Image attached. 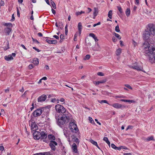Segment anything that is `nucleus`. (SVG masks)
Instances as JSON below:
<instances>
[{"label": "nucleus", "instance_id": "obj_1", "mask_svg": "<svg viewBox=\"0 0 155 155\" xmlns=\"http://www.w3.org/2000/svg\"><path fill=\"white\" fill-rule=\"evenodd\" d=\"M144 53L148 57L151 63L155 62V48L152 46L145 47Z\"/></svg>", "mask_w": 155, "mask_h": 155}, {"label": "nucleus", "instance_id": "obj_2", "mask_svg": "<svg viewBox=\"0 0 155 155\" xmlns=\"http://www.w3.org/2000/svg\"><path fill=\"white\" fill-rule=\"evenodd\" d=\"M155 35V25L152 24H149L148 27L143 34V37L144 40H147L150 35L154 36Z\"/></svg>", "mask_w": 155, "mask_h": 155}, {"label": "nucleus", "instance_id": "obj_3", "mask_svg": "<svg viewBox=\"0 0 155 155\" xmlns=\"http://www.w3.org/2000/svg\"><path fill=\"white\" fill-rule=\"evenodd\" d=\"M69 120V117L68 115L63 114L61 117H59L57 123L60 126L68 122Z\"/></svg>", "mask_w": 155, "mask_h": 155}, {"label": "nucleus", "instance_id": "obj_4", "mask_svg": "<svg viewBox=\"0 0 155 155\" xmlns=\"http://www.w3.org/2000/svg\"><path fill=\"white\" fill-rule=\"evenodd\" d=\"M55 109L56 111L60 113H64L66 111V109L62 105L58 104L55 105Z\"/></svg>", "mask_w": 155, "mask_h": 155}, {"label": "nucleus", "instance_id": "obj_5", "mask_svg": "<svg viewBox=\"0 0 155 155\" xmlns=\"http://www.w3.org/2000/svg\"><path fill=\"white\" fill-rule=\"evenodd\" d=\"M44 107H41L37 109L32 114L35 117L40 116L42 113Z\"/></svg>", "mask_w": 155, "mask_h": 155}, {"label": "nucleus", "instance_id": "obj_6", "mask_svg": "<svg viewBox=\"0 0 155 155\" xmlns=\"http://www.w3.org/2000/svg\"><path fill=\"white\" fill-rule=\"evenodd\" d=\"M69 128L72 132H74H74L76 133L78 131L77 125L73 122H71L70 123Z\"/></svg>", "mask_w": 155, "mask_h": 155}, {"label": "nucleus", "instance_id": "obj_7", "mask_svg": "<svg viewBox=\"0 0 155 155\" xmlns=\"http://www.w3.org/2000/svg\"><path fill=\"white\" fill-rule=\"evenodd\" d=\"M129 67L130 68L139 71H142L143 69V66L138 65V63L136 62L133 64L132 65H130Z\"/></svg>", "mask_w": 155, "mask_h": 155}, {"label": "nucleus", "instance_id": "obj_8", "mask_svg": "<svg viewBox=\"0 0 155 155\" xmlns=\"http://www.w3.org/2000/svg\"><path fill=\"white\" fill-rule=\"evenodd\" d=\"M33 137L36 140L39 139L41 137V133L38 131H35L33 134Z\"/></svg>", "mask_w": 155, "mask_h": 155}, {"label": "nucleus", "instance_id": "obj_9", "mask_svg": "<svg viewBox=\"0 0 155 155\" xmlns=\"http://www.w3.org/2000/svg\"><path fill=\"white\" fill-rule=\"evenodd\" d=\"M49 145L51 149L54 151L56 149L55 146H57L58 144L55 141L51 140L49 143Z\"/></svg>", "mask_w": 155, "mask_h": 155}, {"label": "nucleus", "instance_id": "obj_10", "mask_svg": "<svg viewBox=\"0 0 155 155\" xmlns=\"http://www.w3.org/2000/svg\"><path fill=\"white\" fill-rule=\"evenodd\" d=\"M47 96L46 95L43 94L41 95L38 99V102H42L45 101L47 98Z\"/></svg>", "mask_w": 155, "mask_h": 155}, {"label": "nucleus", "instance_id": "obj_11", "mask_svg": "<svg viewBox=\"0 0 155 155\" xmlns=\"http://www.w3.org/2000/svg\"><path fill=\"white\" fill-rule=\"evenodd\" d=\"M31 127V129L32 131L36 130L37 129L38 126L34 121L32 122Z\"/></svg>", "mask_w": 155, "mask_h": 155}, {"label": "nucleus", "instance_id": "obj_12", "mask_svg": "<svg viewBox=\"0 0 155 155\" xmlns=\"http://www.w3.org/2000/svg\"><path fill=\"white\" fill-rule=\"evenodd\" d=\"M112 105L114 107L117 109L120 108L122 107H123L124 108H125V106H123L121 104L118 103H114Z\"/></svg>", "mask_w": 155, "mask_h": 155}, {"label": "nucleus", "instance_id": "obj_13", "mask_svg": "<svg viewBox=\"0 0 155 155\" xmlns=\"http://www.w3.org/2000/svg\"><path fill=\"white\" fill-rule=\"evenodd\" d=\"M41 139H43V141L46 142V140L44 139H45L47 137V134H45L44 131H41Z\"/></svg>", "mask_w": 155, "mask_h": 155}, {"label": "nucleus", "instance_id": "obj_14", "mask_svg": "<svg viewBox=\"0 0 155 155\" xmlns=\"http://www.w3.org/2000/svg\"><path fill=\"white\" fill-rule=\"evenodd\" d=\"M71 148L73 152L75 153H78L77 147L76 143H74L72 144Z\"/></svg>", "mask_w": 155, "mask_h": 155}, {"label": "nucleus", "instance_id": "obj_15", "mask_svg": "<svg viewBox=\"0 0 155 155\" xmlns=\"http://www.w3.org/2000/svg\"><path fill=\"white\" fill-rule=\"evenodd\" d=\"M71 137L74 141L77 144H79L80 141L78 138L76 137L74 135H72Z\"/></svg>", "mask_w": 155, "mask_h": 155}, {"label": "nucleus", "instance_id": "obj_16", "mask_svg": "<svg viewBox=\"0 0 155 155\" xmlns=\"http://www.w3.org/2000/svg\"><path fill=\"white\" fill-rule=\"evenodd\" d=\"M46 41L49 44H55L57 43V41L56 40H50L46 39Z\"/></svg>", "mask_w": 155, "mask_h": 155}, {"label": "nucleus", "instance_id": "obj_17", "mask_svg": "<svg viewBox=\"0 0 155 155\" xmlns=\"http://www.w3.org/2000/svg\"><path fill=\"white\" fill-rule=\"evenodd\" d=\"M33 63L35 65H38L39 63V60L37 58H34L33 60Z\"/></svg>", "mask_w": 155, "mask_h": 155}, {"label": "nucleus", "instance_id": "obj_18", "mask_svg": "<svg viewBox=\"0 0 155 155\" xmlns=\"http://www.w3.org/2000/svg\"><path fill=\"white\" fill-rule=\"evenodd\" d=\"M5 58L6 61H9L13 59L11 55H8V56H5Z\"/></svg>", "mask_w": 155, "mask_h": 155}, {"label": "nucleus", "instance_id": "obj_19", "mask_svg": "<svg viewBox=\"0 0 155 155\" xmlns=\"http://www.w3.org/2000/svg\"><path fill=\"white\" fill-rule=\"evenodd\" d=\"M12 30V29L9 28H6L4 29L5 32L8 35L9 34Z\"/></svg>", "mask_w": 155, "mask_h": 155}, {"label": "nucleus", "instance_id": "obj_20", "mask_svg": "<svg viewBox=\"0 0 155 155\" xmlns=\"http://www.w3.org/2000/svg\"><path fill=\"white\" fill-rule=\"evenodd\" d=\"M94 12L93 13V15L94 16V17H93V18L95 19V17L97 15V13L98 12V8H94Z\"/></svg>", "mask_w": 155, "mask_h": 155}, {"label": "nucleus", "instance_id": "obj_21", "mask_svg": "<svg viewBox=\"0 0 155 155\" xmlns=\"http://www.w3.org/2000/svg\"><path fill=\"white\" fill-rule=\"evenodd\" d=\"M106 81V79H104L102 80L101 81H98L97 82H96L95 84L96 85H98L100 84H103Z\"/></svg>", "mask_w": 155, "mask_h": 155}, {"label": "nucleus", "instance_id": "obj_22", "mask_svg": "<svg viewBox=\"0 0 155 155\" xmlns=\"http://www.w3.org/2000/svg\"><path fill=\"white\" fill-rule=\"evenodd\" d=\"M126 14L127 17L129 16L130 14V9L129 8H127L126 12Z\"/></svg>", "mask_w": 155, "mask_h": 155}, {"label": "nucleus", "instance_id": "obj_23", "mask_svg": "<svg viewBox=\"0 0 155 155\" xmlns=\"http://www.w3.org/2000/svg\"><path fill=\"white\" fill-rule=\"evenodd\" d=\"M48 137L50 139H51L53 140H55V137L52 134H49L48 135Z\"/></svg>", "mask_w": 155, "mask_h": 155}, {"label": "nucleus", "instance_id": "obj_24", "mask_svg": "<svg viewBox=\"0 0 155 155\" xmlns=\"http://www.w3.org/2000/svg\"><path fill=\"white\" fill-rule=\"evenodd\" d=\"M6 45H7V46L4 47L3 48L4 50L5 51L7 50L9 48V43L8 41H7L6 42Z\"/></svg>", "mask_w": 155, "mask_h": 155}, {"label": "nucleus", "instance_id": "obj_25", "mask_svg": "<svg viewBox=\"0 0 155 155\" xmlns=\"http://www.w3.org/2000/svg\"><path fill=\"white\" fill-rule=\"evenodd\" d=\"M122 49L121 48H118L117 49L116 51V54L118 56L120 55L121 53Z\"/></svg>", "mask_w": 155, "mask_h": 155}, {"label": "nucleus", "instance_id": "obj_26", "mask_svg": "<svg viewBox=\"0 0 155 155\" xmlns=\"http://www.w3.org/2000/svg\"><path fill=\"white\" fill-rule=\"evenodd\" d=\"M117 7L120 14L122 15L123 13V11L122 9L120 6H118Z\"/></svg>", "mask_w": 155, "mask_h": 155}, {"label": "nucleus", "instance_id": "obj_27", "mask_svg": "<svg viewBox=\"0 0 155 155\" xmlns=\"http://www.w3.org/2000/svg\"><path fill=\"white\" fill-rule=\"evenodd\" d=\"M98 102L101 104H102V103H106V104H108L109 105H111V104H109L108 103L107 101L106 100H102L101 101H99Z\"/></svg>", "mask_w": 155, "mask_h": 155}, {"label": "nucleus", "instance_id": "obj_28", "mask_svg": "<svg viewBox=\"0 0 155 155\" xmlns=\"http://www.w3.org/2000/svg\"><path fill=\"white\" fill-rule=\"evenodd\" d=\"M112 11L111 10L109 11L108 12V17H109V18H110V19L112 18Z\"/></svg>", "mask_w": 155, "mask_h": 155}, {"label": "nucleus", "instance_id": "obj_29", "mask_svg": "<svg viewBox=\"0 0 155 155\" xmlns=\"http://www.w3.org/2000/svg\"><path fill=\"white\" fill-rule=\"evenodd\" d=\"M146 140L147 141H149L150 140H154L153 138V136H151L147 137L146 139Z\"/></svg>", "mask_w": 155, "mask_h": 155}, {"label": "nucleus", "instance_id": "obj_30", "mask_svg": "<svg viewBox=\"0 0 155 155\" xmlns=\"http://www.w3.org/2000/svg\"><path fill=\"white\" fill-rule=\"evenodd\" d=\"M89 141L92 144L94 145L95 146H97V143L96 142L94 141V140H93L92 139L90 140H89Z\"/></svg>", "mask_w": 155, "mask_h": 155}, {"label": "nucleus", "instance_id": "obj_31", "mask_svg": "<svg viewBox=\"0 0 155 155\" xmlns=\"http://www.w3.org/2000/svg\"><path fill=\"white\" fill-rule=\"evenodd\" d=\"M85 13L84 11H81L80 12H76L75 14L77 16H78L81 15L82 14L84 13Z\"/></svg>", "mask_w": 155, "mask_h": 155}, {"label": "nucleus", "instance_id": "obj_32", "mask_svg": "<svg viewBox=\"0 0 155 155\" xmlns=\"http://www.w3.org/2000/svg\"><path fill=\"white\" fill-rule=\"evenodd\" d=\"M90 57L91 56L90 55L87 54L85 56V57L83 59L84 60H88L89 59H90Z\"/></svg>", "mask_w": 155, "mask_h": 155}, {"label": "nucleus", "instance_id": "obj_33", "mask_svg": "<svg viewBox=\"0 0 155 155\" xmlns=\"http://www.w3.org/2000/svg\"><path fill=\"white\" fill-rule=\"evenodd\" d=\"M51 3L53 7L54 8V9H56V5L54 3V2L52 0H51Z\"/></svg>", "mask_w": 155, "mask_h": 155}, {"label": "nucleus", "instance_id": "obj_34", "mask_svg": "<svg viewBox=\"0 0 155 155\" xmlns=\"http://www.w3.org/2000/svg\"><path fill=\"white\" fill-rule=\"evenodd\" d=\"M78 30H81L82 29V25L81 22H79L78 25Z\"/></svg>", "mask_w": 155, "mask_h": 155}, {"label": "nucleus", "instance_id": "obj_35", "mask_svg": "<svg viewBox=\"0 0 155 155\" xmlns=\"http://www.w3.org/2000/svg\"><path fill=\"white\" fill-rule=\"evenodd\" d=\"M65 35H67L68 33V25H66L65 26Z\"/></svg>", "mask_w": 155, "mask_h": 155}, {"label": "nucleus", "instance_id": "obj_36", "mask_svg": "<svg viewBox=\"0 0 155 155\" xmlns=\"http://www.w3.org/2000/svg\"><path fill=\"white\" fill-rule=\"evenodd\" d=\"M115 31L117 32H119L120 31V30L119 29V26L118 25H117L115 28Z\"/></svg>", "mask_w": 155, "mask_h": 155}, {"label": "nucleus", "instance_id": "obj_37", "mask_svg": "<svg viewBox=\"0 0 155 155\" xmlns=\"http://www.w3.org/2000/svg\"><path fill=\"white\" fill-rule=\"evenodd\" d=\"M59 25L60 27V28L61 29H63V23L62 22H61L59 23Z\"/></svg>", "mask_w": 155, "mask_h": 155}, {"label": "nucleus", "instance_id": "obj_38", "mask_svg": "<svg viewBox=\"0 0 155 155\" xmlns=\"http://www.w3.org/2000/svg\"><path fill=\"white\" fill-rule=\"evenodd\" d=\"M114 34L115 37L119 39L120 40L121 39V37L119 34L116 33H114Z\"/></svg>", "mask_w": 155, "mask_h": 155}, {"label": "nucleus", "instance_id": "obj_39", "mask_svg": "<svg viewBox=\"0 0 155 155\" xmlns=\"http://www.w3.org/2000/svg\"><path fill=\"white\" fill-rule=\"evenodd\" d=\"M89 120L90 121V123L92 124H94V121L93 120V119L91 117H89Z\"/></svg>", "mask_w": 155, "mask_h": 155}, {"label": "nucleus", "instance_id": "obj_40", "mask_svg": "<svg viewBox=\"0 0 155 155\" xmlns=\"http://www.w3.org/2000/svg\"><path fill=\"white\" fill-rule=\"evenodd\" d=\"M58 101H60L61 102H63V104L65 103V101L64 99L63 98H60L59 99H58Z\"/></svg>", "mask_w": 155, "mask_h": 155}, {"label": "nucleus", "instance_id": "obj_41", "mask_svg": "<svg viewBox=\"0 0 155 155\" xmlns=\"http://www.w3.org/2000/svg\"><path fill=\"white\" fill-rule=\"evenodd\" d=\"M124 85L127 88H128L132 90V87L129 84H125Z\"/></svg>", "mask_w": 155, "mask_h": 155}, {"label": "nucleus", "instance_id": "obj_42", "mask_svg": "<svg viewBox=\"0 0 155 155\" xmlns=\"http://www.w3.org/2000/svg\"><path fill=\"white\" fill-rule=\"evenodd\" d=\"M89 36L91 37L94 38L96 37L95 35L93 33H90L89 34Z\"/></svg>", "mask_w": 155, "mask_h": 155}, {"label": "nucleus", "instance_id": "obj_43", "mask_svg": "<svg viewBox=\"0 0 155 155\" xmlns=\"http://www.w3.org/2000/svg\"><path fill=\"white\" fill-rule=\"evenodd\" d=\"M78 36V33H76L74 36V41H77V38Z\"/></svg>", "mask_w": 155, "mask_h": 155}, {"label": "nucleus", "instance_id": "obj_44", "mask_svg": "<svg viewBox=\"0 0 155 155\" xmlns=\"http://www.w3.org/2000/svg\"><path fill=\"white\" fill-rule=\"evenodd\" d=\"M4 25L5 26H8V25H9L10 26H11L12 27V24L11 23H5V24H4Z\"/></svg>", "mask_w": 155, "mask_h": 155}, {"label": "nucleus", "instance_id": "obj_45", "mask_svg": "<svg viewBox=\"0 0 155 155\" xmlns=\"http://www.w3.org/2000/svg\"><path fill=\"white\" fill-rule=\"evenodd\" d=\"M60 38L61 40H64V35L61 34L60 36Z\"/></svg>", "mask_w": 155, "mask_h": 155}, {"label": "nucleus", "instance_id": "obj_46", "mask_svg": "<svg viewBox=\"0 0 155 155\" xmlns=\"http://www.w3.org/2000/svg\"><path fill=\"white\" fill-rule=\"evenodd\" d=\"M34 67V66H33V64H30L28 66V68L29 69H31L32 68H33Z\"/></svg>", "mask_w": 155, "mask_h": 155}, {"label": "nucleus", "instance_id": "obj_47", "mask_svg": "<svg viewBox=\"0 0 155 155\" xmlns=\"http://www.w3.org/2000/svg\"><path fill=\"white\" fill-rule=\"evenodd\" d=\"M111 147L113 148L114 149H116V146L114 143H111Z\"/></svg>", "mask_w": 155, "mask_h": 155}, {"label": "nucleus", "instance_id": "obj_48", "mask_svg": "<svg viewBox=\"0 0 155 155\" xmlns=\"http://www.w3.org/2000/svg\"><path fill=\"white\" fill-rule=\"evenodd\" d=\"M4 5L5 3L4 1L2 0L0 3V6H3Z\"/></svg>", "mask_w": 155, "mask_h": 155}, {"label": "nucleus", "instance_id": "obj_49", "mask_svg": "<svg viewBox=\"0 0 155 155\" xmlns=\"http://www.w3.org/2000/svg\"><path fill=\"white\" fill-rule=\"evenodd\" d=\"M97 74L98 75L100 76H103L104 75L101 72H98Z\"/></svg>", "mask_w": 155, "mask_h": 155}, {"label": "nucleus", "instance_id": "obj_50", "mask_svg": "<svg viewBox=\"0 0 155 155\" xmlns=\"http://www.w3.org/2000/svg\"><path fill=\"white\" fill-rule=\"evenodd\" d=\"M127 102L129 103H134L135 102V101L134 100H127Z\"/></svg>", "mask_w": 155, "mask_h": 155}, {"label": "nucleus", "instance_id": "obj_51", "mask_svg": "<svg viewBox=\"0 0 155 155\" xmlns=\"http://www.w3.org/2000/svg\"><path fill=\"white\" fill-rule=\"evenodd\" d=\"M101 24V22H98L97 23V24H94L93 25V27H95L96 26H97V25H99Z\"/></svg>", "mask_w": 155, "mask_h": 155}, {"label": "nucleus", "instance_id": "obj_52", "mask_svg": "<svg viewBox=\"0 0 155 155\" xmlns=\"http://www.w3.org/2000/svg\"><path fill=\"white\" fill-rule=\"evenodd\" d=\"M33 48L38 52H39L40 51V50L39 49L35 47H33Z\"/></svg>", "mask_w": 155, "mask_h": 155}, {"label": "nucleus", "instance_id": "obj_53", "mask_svg": "<svg viewBox=\"0 0 155 155\" xmlns=\"http://www.w3.org/2000/svg\"><path fill=\"white\" fill-rule=\"evenodd\" d=\"M4 149V147L3 146H1L0 147V150L1 151H3Z\"/></svg>", "mask_w": 155, "mask_h": 155}, {"label": "nucleus", "instance_id": "obj_54", "mask_svg": "<svg viewBox=\"0 0 155 155\" xmlns=\"http://www.w3.org/2000/svg\"><path fill=\"white\" fill-rule=\"evenodd\" d=\"M103 140L106 142L107 141H108V139L107 137H104L103 138Z\"/></svg>", "mask_w": 155, "mask_h": 155}, {"label": "nucleus", "instance_id": "obj_55", "mask_svg": "<svg viewBox=\"0 0 155 155\" xmlns=\"http://www.w3.org/2000/svg\"><path fill=\"white\" fill-rule=\"evenodd\" d=\"M17 15L18 17H19L20 16V13H19V11L18 10V8H17Z\"/></svg>", "mask_w": 155, "mask_h": 155}, {"label": "nucleus", "instance_id": "obj_56", "mask_svg": "<svg viewBox=\"0 0 155 155\" xmlns=\"http://www.w3.org/2000/svg\"><path fill=\"white\" fill-rule=\"evenodd\" d=\"M112 40L113 42H115L117 41V39H116L114 37H112Z\"/></svg>", "mask_w": 155, "mask_h": 155}, {"label": "nucleus", "instance_id": "obj_57", "mask_svg": "<svg viewBox=\"0 0 155 155\" xmlns=\"http://www.w3.org/2000/svg\"><path fill=\"white\" fill-rule=\"evenodd\" d=\"M32 39L33 41H35V42H36V43H39V42L37 40L35 39L32 37Z\"/></svg>", "mask_w": 155, "mask_h": 155}, {"label": "nucleus", "instance_id": "obj_58", "mask_svg": "<svg viewBox=\"0 0 155 155\" xmlns=\"http://www.w3.org/2000/svg\"><path fill=\"white\" fill-rule=\"evenodd\" d=\"M121 149H125V150H127L128 149V148L126 147L125 146H121Z\"/></svg>", "mask_w": 155, "mask_h": 155}, {"label": "nucleus", "instance_id": "obj_59", "mask_svg": "<svg viewBox=\"0 0 155 155\" xmlns=\"http://www.w3.org/2000/svg\"><path fill=\"white\" fill-rule=\"evenodd\" d=\"M53 37L54 38H56L57 39H59V37L58 36L56 35H54L53 36Z\"/></svg>", "mask_w": 155, "mask_h": 155}, {"label": "nucleus", "instance_id": "obj_60", "mask_svg": "<svg viewBox=\"0 0 155 155\" xmlns=\"http://www.w3.org/2000/svg\"><path fill=\"white\" fill-rule=\"evenodd\" d=\"M121 149V146L120 147H116V148L115 150H120Z\"/></svg>", "mask_w": 155, "mask_h": 155}, {"label": "nucleus", "instance_id": "obj_61", "mask_svg": "<svg viewBox=\"0 0 155 155\" xmlns=\"http://www.w3.org/2000/svg\"><path fill=\"white\" fill-rule=\"evenodd\" d=\"M52 12L54 15H55L56 14L55 11L52 8L51 9Z\"/></svg>", "mask_w": 155, "mask_h": 155}, {"label": "nucleus", "instance_id": "obj_62", "mask_svg": "<svg viewBox=\"0 0 155 155\" xmlns=\"http://www.w3.org/2000/svg\"><path fill=\"white\" fill-rule=\"evenodd\" d=\"M15 17L14 16V14H13L12 15V18L11 19V20L12 21H14L15 20Z\"/></svg>", "mask_w": 155, "mask_h": 155}, {"label": "nucleus", "instance_id": "obj_63", "mask_svg": "<svg viewBox=\"0 0 155 155\" xmlns=\"http://www.w3.org/2000/svg\"><path fill=\"white\" fill-rule=\"evenodd\" d=\"M34 155H45L44 154H43L41 153H36V154H35Z\"/></svg>", "mask_w": 155, "mask_h": 155}, {"label": "nucleus", "instance_id": "obj_64", "mask_svg": "<svg viewBox=\"0 0 155 155\" xmlns=\"http://www.w3.org/2000/svg\"><path fill=\"white\" fill-rule=\"evenodd\" d=\"M124 155H131V153H126L123 154Z\"/></svg>", "mask_w": 155, "mask_h": 155}]
</instances>
